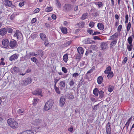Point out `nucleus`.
<instances>
[{"mask_svg": "<svg viewBox=\"0 0 134 134\" xmlns=\"http://www.w3.org/2000/svg\"><path fill=\"white\" fill-rule=\"evenodd\" d=\"M7 123L12 129H16L19 127L18 123L14 119L10 118L7 120Z\"/></svg>", "mask_w": 134, "mask_h": 134, "instance_id": "1", "label": "nucleus"}, {"mask_svg": "<svg viewBox=\"0 0 134 134\" xmlns=\"http://www.w3.org/2000/svg\"><path fill=\"white\" fill-rule=\"evenodd\" d=\"M53 104V102L51 100H49L46 102L44 105V109L46 111L49 110Z\"/></svg>", "mask_w": 134, "mask_h": 134, "instance_id": "2", "label": "nucleus"}, {"mask_svg": "<svg viewBox=\"0 0 134 134\" xmlns=\"http://www.w3.org/2000/svg\"><path fill=\"white\" fill-rule=\"evenodd\" d=\"M73 8V6L71 4L66 3L63 7V10L65 12H69Z\"/></svg>", "mask_w": 134, "mask_h": 134, "instance_id": "3", "label": "nucleus"}, {"mask_svg": "<svg viewBox=\"0 0 134 134\" xmlns=\"http://www.w3.org/2000/svg\"><path fill=\"white\" fill-rule=\"evenodd\" d=\"M17 44V42L16 40H11L9 43V46L12 48H15Z\"/></svg>", "mask_w": 134, "mask_h": 134, "instance_id": "4", "label": "nucleus"}, {"mask_svg": "<svg viewBox=\"0 0 134 134\" xmlns=\"http://www.w3.org/2000/svg\"><path fill=\"white\" fill-rule=\"evenodd\" d=\"M42 90L39 88L37 89L36 90L32 92V93L33 94L35 95H40L42 96Z\"/></svg>", "mask_w": 134, "mask_h": 134, "instance_id": "5", "label": "nucleus"}, {"mask_svg": "<svg viewBox=\"0 0 134 134\" xmlns=\"http://www.w3.org/2000/svg\"><path fill=\"white\" fill-rule=\"evenodd\" d=\"M59 87L61 90H63L66 85L64 81H61L59 83Z\"/></svg>", "mask_w": 134, "mask_h": 134, "instance_id": "6", "label": "nucleus"}, {"mask_svg": "<svg viewBox=\"0 0 134 134\" xmlns=\"http://www.w3.org/2000/svg\"><path fill=\"white\" fill-rule=\"evenodd\" d=\"M32 82V79L31 78L28 77L25 80L23 81V85L24 86H26L30 83Z\"/></svg>", "mask_w": 134, "mask_h": 134, "instance_id": "7", "label": "nucleus"}, {"mask_svg": "<svg viewBox=\"0 0 134 134\" xmlns=\"http://www.w3.org/2000/svg\"><path fill=\"white\" fill-rule=\"evenodd\" d=\"M65 102V99L64 96H62L60 99L59 104L61 107L63 106Z\"/></svg>", "mask_w": 134, "mask_h": 134, "instance_id": "8", "label": "nucleus"}, {"mask_svg": "<svg viewBox=\"0 0 134 134\" xmlns=\"http://www.w3.org/2000/svg\"><path fill=\"white\" fill-rule=\"evenodd\" d=\"M106 132L107 134H110L111 133L110 125L109 122H108L106 125Z\"/></svg>", "mask_w": 134, "mask_h": 134, "instance_id": "9", "label": "nucleus"}, {"mask_svg": "<svg viewBox=\"0 0 134 134\" xmlns=\"http://www.w3.org/2000/svg\"><path fill=\"white\" fill-rule=\"evenodd\" d=\"M9 41L7 39H4L2 41V45L5 47L6 48H7L9 47L8 46H9Z\"/></svg>", "mask_w": 134, "mask_h": 134, "instance_id": "10", "label": "nucleus"}, {"mask_svg": "<svg viewBox=\"0 0 134 134\" xmlns=\"http://www.w3.org/2000/svg\"><path fill=\"white\" fill-rule=\"evenodd\" d=\"M108 47L107 43L106 42H102L101 44V48L102 50H106Z\"/></svg>", "mask_w": 134, "mask_h": 134, "instance_id": "11", "label": "nucleus"}, {"mask_svg": "<svg viewBox=\"0 0 134 134\" xmlns=\"http://www.w3.org/2000/svg\"><path fill=\"white\" fill-rule=\"evenodd\" d=\"M132 120V117L131 116L127 121L126 123L125 124V126H125L126 127L127 131L128 130V127L129 126V124L131 123Z\"/></svg>", "mask_w": 134, "mask_h": 134, "instance_id": "12", "label": "nucleus"}, {"mask_svg": "<svg viewBox=\"0 0 134 134\" xmlns=\"http://www.w3.org/2000/svg\"><path fill=\"white\" fill-rule=\"evenodd\" d=\"M20 134H34V133L32 130H29L23 131L20 133Z\"/></svg>", "mask_w": 134, "mask_h": 134, "instance_id": "13", "label": "nucleus"}, {"mask_svg": "<svg viewBox=\"0 0 134 134\" xmlns=\"http://www.w3.org/2000/svg\"><path fill=\"white\" fill-rule=\"evenodd\" d=\"M118 33L117 32L115 33L113 35L111 36L110 37L109 40H114L115 39H117L118 37Z\"/></svg>", "mask_w": 134, "mask_h": 134, "instance_id": "14", "label": "nucleus"}, {"mask_svg": "<svg viewBox=\"0 0 134 134\" xmlns=\"http://www.w3.org/2000/svg\"><path fill=\"white\" fill-rule=\"evenodd\" d=\"M93 3L95 5L97 6L98 8H102L103 7V4L101 2H94Z\"/></svg>", "mask_w": 134, "mask_h": 134, "instance_id": "15", "label": "nucleus"}, {"mask_svg": "<svg viewBox=\"0 0 134 134\" xmlns=\"http://www.w3.org/2000/svg\"><path fill=\"white\" fill-rule=\"evenodd\" d=\"M14 35L15 36H16L18 39L20 38L22 36V34L18 30L16 31Z\"/></svg>", "mask_w": 134, "mask_h": 134, "instance_id": "16", "label": "nucleus"}, {"mask_svg": "<svg viewBox=\"0 0 134 134\" xmlns=\"http://www.w3.org/2000/svg\"><path fill=\"white\" fill-rule=\"evenodd\" d=\"M18 57V55L16 54H14L11 55L9 58V60L12 61L15 59H17Z\"/></svg>", "mask_w": 134, "mask_h": 134, "instance_id": "17", "label": "nucleus"}, {"mask_svg": "<svg viewBox=\"0 0 134 134\" xmlns=\"http://www.w3.org/2000/svg\"><path fill=\"white\" fill-rule=\"evenodd\" d=\"M42 120L40 119H36L33 122V124L35 125H40L41 123H42Z\"/></svg>", "mask_w": 134, "mask_h": 134, "instance_id": "18", "label": "nucleus"}, {"mask_svg": "<svg viewBox=\"0 0 134 134\" xmlns=\"http://www.w3.org/2000/svg\"><path fill=\"white\" fill-rule=\"evenodd\" d=\"M7 31L5 28H2L0 29V35H4L7 33Z\"/></svg>", "mask_w": 134, "mask_h": 134, "instance_id": "19", "label": "nucleus"}, {"mask_svg": "<svg viewBox=\"0 0 134 134\" xmlns=\"http://www.w3.org/2000/svg\"><path fill=\"white\" fill-rule=\"evenodd\" d=\"M17 113L19 115H23L25 113V111L23 109H19L18 110Z\"/></svg>", "mask_w": 134, "mask_h": 134, "instance_id": "20", "label": "nucleus"}, {"mask_svg": "<svg viewBox=\"0 0 134 134\" xmlns=\"http://www.w3.org/2000/svg\"><path fill=\"white\" fill-rule=\"evenodd\" d=\"M40 36L42 40L43 41H45L47 39L46 35L44 34L41 33L40 34Z\"/></svg>", "mask_w": 134, "mask_h": 134, "instance_id": "21", "label": "nucleus"}, {"mask_svg": "<svg viewBox=\"0 0 134 134\" xmlns=\"http://www.w3.org/2000/svg\"><path fill=\"white\" fill-rule=\"evenodd\" d=\"M97 27L99 29L101 30H103L104 28V25L101 23H99L98 24Z\"/></svg>", "mask_w": 134, "mask_h": 134, "instance_id": "22", "label": "nucleus"}, {"mask_svg": "<svg viewBox=\"0 0 134 134\" xmlns=\"http://www.w3.org/2000/svg\"><path fill=\"white\" fill-rule=\"evenodd\" d=\"M103 78L102 76H99L97 79V82L99 84H101L102 82Z\"/></svg>", "mask_w": 134, "mask_h": 134, "instance_id": "23", "label": "nucleus"}, {"mask_svg": "<svg viewBox=\"0 0 134 134\" xmlns=\"http://www.w3.org/2000/svg\"><path fill=\"white\" fill-rule=\"evenodd\" d=\"M77 51L78 53L80 54H83L84 52L83 48L80 47H79L77 48Z\"/></svg>", "mask_w": 134, "mask_h": 134, "instance_id": "24", "label": "nucleus"}, {"mask_svg": "<svg viewBox=\"0 0 134 134\" xmlns=\"http://www.w3.org/2000/svg\"><path fill=\"white\" fill-rule=\"evenodd\" d=\"M56 5L58 8H60L61 7V4L58 0H54Z\"/></svg>", "mask_w": 134, "mask_h": 134, "instance_id": "25", "label": "nucleus"}, {"mask_svg": "<svg viewBox=\"0 0 134 134\" xmlns=\"http://www.w3.org/2000/svg\"><path fill=\"white\" fill-rule=\"evenodd\" d=\"M93 93L95 96H98L99 93V91L98 89L97 88L94 89L93 91Z\"/></svg>", "mask_w": 134, "mask_h": 134, "instance_id": "26", "label": "nucleus"}, {"mask_svg": "<svg viewBox=\"0 0 134 134\" xmlns=\"http://www.w3.org/2000/svg\"><path fill=\"white\" fill-rule=\"evenodd\" d=\"M111 67L110 66H109L106 68L105 70L104 71V72L106 74H108V73L110 72H111Z\"/></svg>", "mask_w": 134, "mask_h": 134, "instance_id": "27", "label": "nucleus"}, {"mask_svg": "<svg viewBox=\"0 0 134 134\" xmlns=\"http://www.w3.org/2000/svg\"><path fill=\"white\" fill-rule=\"evenodd\" d=\"M68 58V55L67 54H64L63 57V60L65 63H66Z\"/></svg>", "mask_w": 134, "mask_h": 134, "instance_id": "28", "label": "nucleus"}, {"mask_svg": "<svg viewBox=\"0 0 134 134\" xmlns=\"http://www.w3.org/2000/svg\"><path fill=\"white\" fill-rule=\"evenodd\" d=\"M12 2L11 1L8 0H6L5 1V4L6 5L10 7L12 5Z\"/></svg>", "mask_w": 134, "mask_h": 134, "instance_id": "29", "label": "nucleus"}, {"mask_svg": "<svg viewBox=\"0 0 134 134\" xmlns=\"http://www.w3.org/2000/svg\"><path fill=\"white\" fill-rule=\"evenodd\" d=\"M88 14L87 13H84L83 14L81 17V19L82 20H84L87 17Z\"/></svg>", "mask_w": 134, "mask_h": 134, "instance_id": "30", "label": "nucleus"}, {"mask_svg": "<svg viewBox=\"0 0 134 134\" xmlns=\"http://www.w3.org/2000/svg\"><path fill=\"white\" fill-rule=\"evenodd\" d=\"M117 39H115L112 41L110 44L111 47L114 46L116 44Z\"/></svg>", "mask_w": 134, "mask_h": 134, "instance_id": "31", "label": "nucleus"}, {"mask_svg": "<svg viewBox=\"0 0 134 134\" xmlns=\"http://www.w3.org/2000/svg\"><path fill=\"white\" fill-rule=\"evenodd\" d=\"M107 75V77H108L109 79H111L114 76V73L112 71L110 72Z\"/></svg>", "mask_w": 134, "mask_h": 134, "instance_id": "32", "label": "nucleus"}, {"mask_svg": "<svg viewBox=\"0 0 134 134\" xmlns=\"http://www.w3.org/2000/svg\"><path fill=\"white\" fill-rule=\"evenodd\" d=\"M54 88L56 92L58 94H60L61 92L59 90V87H57V86L54 87Z\"/></svg>", "mask_w": 134, "mask_h": 134, "instance_id": "33", "label": "nucleus"}, {"mask_svg": "<svg viewBox=\"0 0 134 134\" xmlns=\"http://www.w3.org/2000/svg\"><path fill=\"white\" fill-rule=\"evenodd\" d=\"M79 27L80 28H82L84 27L85 23L83 22H81L78 24Z\"/></svg>", "mask_w": 134, "mask_h": 134, "instance_id": "34", "label": "nucleus"}, {"mask_svg": "<svg viewBox=\"0 0 134 134\" xmlns=\"http://www.w3.org/2000/svg\"><path fill=\"white\" fill-rule=\"evenodd\" d=\"M15 73H17L19 72V68L17 67L14 66L12 69Z\"/></svg>", "mask_w": 134, "mask_h": 134, "instance_id": "35", "label": "nucleus"}, {"mask_svg": "<svg viewBox=\"0 0 134 134\" xmlns=\"http://www.w3.org/2000/svg\"><path fill=\"white\" fill-rule=\"evenodd\" d=\"M61 30L62 32L64 34H66L67 33V29L66 27H62Z\"/></svg>", "mask_w": 134, "mask_h": 134, "instance_id": "36", "label": "nucleus"}, {"mask_svg": "<svg viewBox=\"0 0 134 134\" xmlns=\"http://www.w3.org/2000/svg\"><path fill=\"white\" fill-rule=\"evenodd\" d=\"M53 8L51 7H47L45 9V11L46 12H49L52 11Z\"/></svg>", "mask_w": 134, "mask_h": 134, "instance_id": "37", "label": "nucleus"}, {"mask_svg": "<svg viewBox=\"0 0 134 134\" xmlns=\"http://www.w3.org/2000/svg\"><path fill=\"white\" fill-rule=\"evenodd\" d=\"M99 97L100 98H102L104 97V92L102 91H100L99 92Z\"/></svg>", "mask_w": 134, "mask_h": 134, "instance_id": "38", "label": "nucleus"}, {"mask_svg": "<svg viewBox=\"0 0 134 134\" xmlns=\"http://www.w3.org/2000/svg\"><path fill=\"white\" fill-rule=\"evenodd\" d=\"M69 84L70 87H72L74 85L75 82L72 79H71L69 82Z\"/></svg>", "mask_w": 134, "mask_h": 134, "instance_id": "39", "label": "nucleus"}, {"mask_svg": "<svg viewBox=\"0 0 134 134\" xmlns=\"http://www.w3.org/2000/svg\"><path fill=\"white\" fill-rule=\"evenodd\" d=\"M31 59L32 61L35 63L36 64H37L38 60L35 57H34L32 58H31Z\"/></svg>", "mask_w": 134, "mask_h": 134, "instance_id": "40", "label": "nucleus"}, {"mask_svg": "<svg viewBox=\"0 0 134 134\" xmlns=\"http://www.w3.org/2000/svg\"><path fill=\"white\" fill-rule=\"evenodd\" d=\"M114 89V87L113 86L111 85H110L109 86L108 88V91L109 92H112Z\"/></svg>", "mask_w": 134, "mask_h": 134, "instance_id": "41", "label": "nucleus"}, {"mask_svg": "<svg viewBox=\"0 0 134 134\" xmlns=\"http://www.w3.org/2000/svg\"><path fill=\"white\" fill-rule=\"evenodd\" d=\"M131 27V23L130 22H129L127 24V31L128 32L130 30Z\"/></svg>", "mask_w": 134, "mask_h": 134, "instance_id": "42", "label": "nucleus"}, {"mask_svg": "<svg viewBox=\"0 0 134 134\" xmlns=\"http://www.w3.org/2000/svg\"><path fill=\"white\" fill-rule=\"evenodd\" d=\"M128 42L129 44H132V38L131 36L129 37L127 39Z\"/></svg>", "mask_w": 134, "mask_h": 134, "instance_id": "43", "label": "nucleus"}, {"mask_svg": "<svg viewBox=\"0 0 134 134\" xmlns=\"http://www.w3.org/2000/svg\"><path fill=\"white\" fill-rule=\"evenodd\" d=\"M37 53L41 57H42L43 55V53L41 50H39L38 51Z\"/></svg>", "mask_w": 134, "mask_h": 134, "instance_id": "44", "label": "nucleus"}, {"mask_svg": "<svg viewBox=\"0 0 134 134\" xmlns=\"http://www.w3.org/2000/svg\"><path fill=\"white\" fill-rule=\"evenodd\" d=\"M17 15V14L16 13H13L10 16V19L11 20H13L15 16Z\"/></svg>", "mask_w": 134, "mask_h": 134, "instance_id": "45", "label": "nucleus"}, {"mask_svg": "<svg viewBox=\"0 0 134 134\" xmlns=\"http://www.w3.org/2000/svg\"><path fill=\"white\" fill-rule=\"evenodd\" d=\"M72 41H69L64 44V46H67L70 44L71 43Z\"/></svg>", "mask_w": 134, "mask_h": 134, "instance_id": "46", "label": "nucleus"}, {"mask_svg": "<svg viewBox=\"0 0 134 134\" xmlns=\"http://www.w3.org/2000/svg\"><path fill=\"white\" fill-rule=\"evenodd\" d=\"M62 70L64 73H66L67 72V70L66 68L65 67H62Z\"/></svg>", "mask_w": 134, "mask_h": 134, "instance_id": "47", "label": "nucleus"}, {"mask_svg": "<svg viewBox=\"0 0 134 134\" xmlns=\"http://www.w3.org/2000/svg\"><path fill=\"white\" fill-rule=\"evenodd\" d=\"M127 60V57H125L122 61V64L123 65L125 64L126 63Z\"/></svg>", "mask_w": 134, "mask_h": 134, "instance_id": "48", "label": "nucleus"}, {"mask_svg": "<svg viewBox=\"0 0 134 134\" xmlns=\"http://www.w3.org/2000/svg\"><path fill=\"white\" fill-rule=\"evenodd\" d=\"M47 125V124L46 123H45L44 122L42 121V123H41L40 125V126H42V127H44Z\"/></svg>", "mask_w": 134, "mask_h": 134, "instance_id": "49", "label": "nucleus"}, {"mask_svg": "<svg viewBox=\"0 0 134 134\" xmlns=\"http://www.w3.org/2000/svg\"><path fill=\"white\" fill-rule=\"evenodd\" d=\"M59 81V79H54V87L56 86L57 83V82L58 81Z\"/></svg>", "mask_w": 134, "mask_h": 134, "instance_id": "50", "label": "nucleus"}, {"mask_svg": "<svg viewBox=\"0 0 134 134\" xmlns=\"http://www.w3.org/2000/svg\"><path fill=\"white\" fill-rule=\"evenodd\" d=\"M79 76V74L78 73H75L72 74V76L73 77L75 78L76 77Z\"/></svg>", "mask_w": 134, "mask_h": 134, "instance_id": "51", "label": "nucleus"}, {"mask_svg": "<svg viewBox=\"0 0 134 134\" xmlns=\"http://www.w3.org/2000/svg\"><path fill=\"white\" fill-rule=\"evenodd\" d=\"M38 99L36 98H35L34 99L33 101V104L34 105H35L38 102Z\"/></svg>", "mask_w": 134, "mask_h": 134, "instance_id": "52", "label": "nucleus"}, {"mask_svg": "<svg viewBox=\"0 0 134 134\" xmlns=\"http://www.w3.org/2000/svg\"><path fill=\"white\" fill-rule=\"evenodd\" d=\"M94 24V23L93 22H91L89 24V25L90 27H93Z\"/></svg>", "mask_w": 134, "mask_h": 134, "instance_id": "53", "label": "nucleus"}, {"mask_svg": "<svg viewBox=\"0 0 134 134\" xmlns=\"http://www.w3.org/2000/svg\"><path fill=\"white\" fill-rule=\"evenodd\" d=\"M7 31L9 33H12L13 32V30L10 28H8Z\"/></svg>", "mask_w": 134, "mask_h": 134, "instance_id": "54", "label": "nucleus"}, {"mask_svg": "<svg viewBox=\"0 0 134 134\" xmlns=\"http://www.w3.org/2000/svg\"><path fill=\"white\" fill-rule=\"evenodd\" d=\"M122 28V25H120L118 28L117 30L119 32H120Z\"/></svg>", "mask_w": 134, "mask_h": 134, "instance_id": "55", "label": "nucleus"}, {"mask_svg": "<svg viewBox=\"0 0 134 134\" xmlns=\"http://www.w3.org/2000/svg\"><path fill=\"white\" fill-rule=\"evenodd\" d=\"M132 44H130V45H128L127 46V49L129 51H130L132 49Z\"/></svg>", "mask_w": 134, "mask_h": 134, "instance_id": "56", "label": "nucleus"}, {"mask_svg": "<svg viewBox=\"0 0 134 134\" xmlns=\"http://www.w3.org/2000/svg\"><path fill=\"white\" fill-rule=\"evenodd\" d=\"M24 1H21L19 4V6L20 7H22L24 5Z\"/></svg>", "mask_w": 134, "mask_h": 134, "instance_id": "57", "label": "nucleus"}, {"mask_svg": "<svg viewBox=\"0 0 134 134\" xmlns=\"http://www.w3.org/2000/svg\"><path fill=\"white\" fill-rule=\"evenodd\" d=\"M43 41L44 42V44L45 46H47L49 44V42L48 40H47V39H46L45 41Z\"/></svg>", "mask_w": 134, "mask_h": 134, "instance_id": "58", "label": "nucleus"}, {"mask_svg": "<svg viewBox=\"0 0 134 134\" xmlns=\"http://www.w3.org/2000/svg\"><path fill=\"white\" fill-rule=\"evenodd\" d=\"M37 20V19L36 18H34L32 19L31 20V23L33 24L35 23Z\"/></svg>", "mask_w": 134, "mask_h": 134, "instance_id": "59", "label": "nucleus"}, {"mask_svg": "<svg viewBox=\"0 0 134 134\" xmlns=\"http://www.w3.org/2000/svg\"><path fill=\"white\" fill-rule=\"evenodd\" d=\"M40 10V9L38 8H37L35 9L34 11V12L35 13H38Z\"/></svg>", "mask_w": 134, "mask_h": 134, "instance_id": "60", "label": "nucleus"}, {"mask_svg": "<svg viewBox=\"0 0 134 134\" xmlns=\"http://www.w3.org/2000/svg\"><path fill=\"white\" fill-rule=\"evenodd\" d=\"M68 131L70 132H72L73 130V127L72 126H71L68 129Z\"/></svg>", "mask_w": 134, "mask_h": 134, "instance_id": "61", "label": "nucleus"}, {"mask_svg": "<svg viewBox=\"0 0 134 134\" xmlns=\"http://www.w3.org/2000/svg\"><path fill=\"white\" fill-rule=\"evenodd\" d=\"M88 32L90 34H93V31L91 30H87Z\"/></svg>", "mask_w": 134, "mask_h": 134, "instance_id": "62", "label": "nucleus"}, {"mask_svg": "<svg viewBox=\"0 0 134 134\" xmlns=\"http://www.w3.org/2000/svg\"><path fill=\"white\" fill-rule=\"evenodd\" d=\"M93 71V69L92 68L90 70L88 71L87 72V74L91 73Z\"/></svg>", "mask_w": 134, "mask_h": 134, "instance_id": "63", "label": "nucleus"}, {"mask_svg": "<svg viewBox=\"0 0 134 134\" xmlns=\"http://www.w3.org/2000/svg\"><path fill=\"white\" fill-rule=\"evenodd\" d=\"M100 34V33L99 32H94L93 34H92V35H99Z\"/></svg>", "mask_w": 134, "mask_h": 134, "instance_id": "64", "label": "nucleus"}]
</instances>
